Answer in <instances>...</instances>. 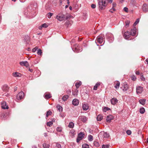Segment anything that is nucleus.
Wrapping results in <instances>:
<instances>
[{"label": "nucleus", "mask_w": 148, "mask_h": 148, "mask_svg": "<svg viewBox=\"0 0 148 148\" xmlns=\"http://www.w3.org/2000/svg\"><path fill=\"white\" fill-rule=\"evenodd\" d=\"M73 51L75 52H79L82 51V48L77 44H74L72 48Z\"/></svg>", "instance_id": "obj_1"}, {"label": "nucleus", "mask_w": 148, "mask_h": 148, "mask_svg": "<svg viewBox=\"0 0 148 148\" xmlns=\"http://www.w3.org/2000/svg\"><path fill=\"white\" fill-rule=\"evenodd\" d=\"M105 38L104 35L101 34L99 35L97 38L96 41L99 44H101L103 42Z\"/></svg>", "instance_id": "obj_2"}, {"label": "nucleus", "mask_w": 148, "mask_h": 148, "mask_svg": "<svg viewBox=\"0 0 148 148\" xmlns=\"http://www.w3.org/2000/svg\"><path fill=\"white\" fill-rule=\"evenodd\" d=\"M99 137L102 138H107L109 137V135L107 132H101L98 135Z\"/></svg>", "instance_id": "obj_3"}, {"label": "nucleus", "mask_w": 148, "mask_h": 148, "mask_svg": "<svg viewBox=\"0 0 148 148\" xmlns=\"http://www.w3.org/2000/svg\"><path fill=\"white\" fill-rule=\"evenodd\" d=\"M56 18L60 21H62L64 20L65 15L61 13H59L56 16Z\"/></svg>", "instance_id": "obj_4"}, {"label": "nucleus", "mask_w": 148, "mask_h": 148, "mask_svg": "<svg viewBox=\"0 0 148 148\" xmlns=\"http://www.w3.org/2000/svg\"><path fill=\"white\" fill-rule=\"evenodd\" d=\"M24 94L23 92L21 91L19 92L16 96L17 99L18 100H21L23 98Z\"/></svg>", "instance_id": "obj_5"}, {"label": "nucleus", "mask_w": 148, "mask_h": 148, "mask_svg": "<svg viewBox=\"0 0 148 148\" xmlns=\"http://www.w3.org/2000/svg\"><path fill=\"white\" fill-rule=\"evenodd\" d=\"M1 108L3 109H8L9 108L8 106L7 105L5 101H3L1 103Z\"/></svg>", "instance_id": "obj_6"}, {"label": "nucleus", "mask_w": 148, "mask_h": 148, "mask_svg": "<svg viewBox=\"0 0 148 148\" xmlns=\"http://www.w3.org/2000/svg\"><path fill=\"white\" fill-rule=\"evenodd\" d=\"M1 88L3 91L8 92L9 89V87L7 84H5L2 86Z\"/></svg>", "instance_id": "obj_7"}, {"label": "nucleus", "mask_w": 148, "mask_h": 148, "mask_svg": "<svg viewBox=\"0 0 148 148\" xmlns=\"http://www.w3.org/2000/svg\"><path fill=\"white\" fill-rule=\"evenodd\" d=\"M19 64L21 66H25L27 67H28L29 66L28 63L27 61L21 62H20Z\"/></svg>", "instance_id": "obj_8"}, {"label": "nucleus", "mask_w": 148, "mask_h": 148, "mask_svg": "<svg viewBox=\"0 0 148 148\" xmlns=\"http://www.w3.org/2000/svg\"><path fill=\"white\" fill-rule=\"evenodd\" d=\"M79 120L82 121L83 122H85L87 120V118L84 116H79Z\"/></svg>", "instance_id": "obj_9"}, {"label": "nucleus", "mask_w": 148, "mask_h": 148, "mask_svg": "<svg viewBox=\"0 0 148 148\" xmlns=\"http://www.w3.org/2000/svg\"><path fill=\"white\" fill-rule=\"evenodd\" d=\"M128 85L125 83L123 84L122 87H121V88L122 89V90L123 91H125L128 90Z\"/></svg>", "instance_id": "obj_10"}, {"label": "nucleus", "mask_w": 148, "mask_h": 148, "mask_svg": "<svg viewBox=\"0 0 148 148\" xmlns=\"http://www.w3.org/2000/svg\"><path fill=\"white\" fill-rule=\"evenodd\" d=\"M142 10L144 12H148V5L145 3L142 6Z\"/></svg>", "instance_id": "obj_11"}, {"label": "nucleus", "mask_w": 148, "mask_h": 148, "mask_svg": "<svg viewBox=\"0 0 148 148\" xmlns=\"http://www.w3.org/2000/svg\"><path fill=\"white\" fill-rule=\"evenodd\" d=\"M136 90L137 93H141L143 91V87L140 86H137Z\"/></svg>", "instance_id": "obj_12"}, {"label": "nucleus", "mask_w": 148, "mask_h": 148, "mask_svg": "<svg viewBox=\"0 0 148 148\" xmlns=\"http://www.w3.org/2000/svg\"><path fill=\"white\" fill-rule=\"evenodd\" d=\"M137 32V29L136 27H134L132 29L130 32V34L132 36H134L135 35Z\"/></svg>", "instance_id": "obj_13"}, {"label": "nucleus", "mask_w": 148, "mask_h": 148, "mask_svg": "<svg viewBox=\"0 0 148 148\" xmlns=\"http://www.w3.org/2000/svg\"><path fill=\"white\" fill-rule=\"evenodd\" d=\"M130 32H126L124 33V37L125 39H127L130 38Z\"/></svg>", "instance_id": "obj_14"}, {"label": "nucleus", "mask_w": 148, "mask_h": 148, "mask_svg": "<svg viewBox=\"0 0 148 148\" xmlns=\"http://www.w3.org/2000/svg\"><path fill=\"white\" fill-rule=\"evenodd\" d=\"M120 83L119 81H115L114 83V85L116 89H118L120 86Z\"/></svg>", "instance_id": "obj_15"}, {"label": "nucleus", "mask_w": 148, "mask_h": 148, "mask_svg": "<svg viewBox=\"0 0 148 148\" xmlns=\"http://www.w3.org/2000/svg\"><path fill=\"white\" fill-rule=\"evenodd\" d=\"M72 102V104L73 105L76 106L78 105L79 101L77 99H75L73 100Z\"/></svg>", "instance_id": "obj_16"}, {"label": "nucleus", "mask_w": 148, "mask_h": 148, "mask_svg": "<svg viewBox=\"0 0 148 148\" xmlns=\"http://www.w3.org/2000/svg\"><path fill=\"white\" fill-rule=\"evenodd\" d=\"M102 5H106V3L111 2V0H102Z\"/></svg>", "instance_id": "obj_17"}, {"label": "nucleus", "mask_w": 148, "mask_h": 148, "mask_svg": "<svg viewBox=\"0 0 148 148\" xmlns=\"http://www.w3.org/2000/svg\"><path fill=\"white\" fill-rule=\"evenodd\" d=\"M12 75L15 77H19L21 76V74L17 72L13 73L12 74Z\"/></svg>", "instance_id": "obj_18"}, {"label": "nucleus", "mask_w": 148, "mask_h": 148, "mask_svg": "<svg viewBox=\"0 0 148 148\" xmlns=\"http://www.w3.org/2000/svg\"><path fill=\"white\" fill-rule=\"evenodd\" d=\"M82 108L85 110H86L88 109L89 106L87 104H84L82 105Z\"/></svg>", "instance_id": "obj_19"}, {"label": "nucleus", "mask_w": 148, "mask_h": 148, "mask_svg": "<svg viewBox=\"0 0 148 148\" xmlns=\"http://www.w3.org/2000/svg\"><path fill=\"white\" fill-rule=\"evenodd\" d=\"M118 100L116 98H113L112 99V104L113 105L115 104L118 102Z\"/></svg>", "instance_id": "obj_20"}, {"label": "nucleus", "mask_w": 148, "mask_h": 148, "mask_svg": "<svg viewBox=\"0 0 148 148\" xmlns=\"http://www.w3.org/2000/svg\"><path fill=\"white\" fill-rule=\"evenodd\" d=\"M100 85V83L99 82H97L95 85L94 86L93 89L94 90H96L97 89V87Z\"/></svg>", "instance_id": "obj_21"}, {"label": "nucleus", "mask_w": 148, "mask_h": 148, "mask_svg": "<svg viewBox=\"0 0 148 148\" xmlns=\"http://www.w3.org/2000/svg\"><path fill=\"white\" fill-rule=\"evenodd\" d=\"M84 133L82 132H80L79 134H78V137L82 139L84 137Z\"/></svg>", "instance_id": "obj_22"}, {"label": "nucleus", "mask_w": 148, "mask_h": 148, "mask_svg": "<svg viewBox=\"0 0 148 148\" xmlns=\"http://www.w3.org/2000/svg\"><path fill=\"white\" fill-rule=\"evenodd\" d=\"M146 100L144 99H140L139 100V103L142 105H144L145 103Z\"/></svg>", "instance_id": "obj_23"}, {"label": "nucleus", "mask_w": 148, "mask_h": 148, "mask_svg": "<svg viewBox=\"0 0 148 148\" xmlns=\"http://www.w3.org/2000/svg\"><path fill=\"white\" fill-rule=\"evenodd\" d=\"M81 84L82 82L81 81L77 82L75 85L77 88H78Z\"/></svg>", "instance_id": "obj_24"}, {"label": "nucleus", "mask_w": 148, "mask_h": 148, "mask_svg": "<svg viewBox=\"0 0 148 148\" xmlns=\"http://www.w3.org/2000/svg\"><path fill=\"white\" fill-rule=\"evenodd\" d=\"M78 90L77 89H76L74 91H73V95L75 96H77V95Z\"/></svg>", "instance_id": "obj_25"}, {"label": "nucleus", "mask_w": 148, "mask_h": 148, "mask_svg": "<svg viewBox=\"0 0 148 148\" xmlns=\"http://www.w3.org/2000/svg\"><path fill=\"white\" fill-rule=\"evenodd\" d=\"M106 121L107 122L110 123L111 122V116L109 115L108 116L106 119Z\"/></svg>", "instance_id": "obj_26"}, {"label": "nucleus", "mask_w": 148, "mask_h": 148, "mask_svg": "<svg viewBox=\"0 0 148 148\" xmlns=\"http://www.w3.org/2000/svg\"><path fill=\"white\" fill-rule=\"evenodd\" d=\"M103 119V116L101 115H99L97 117V120L98 121H100Z\"/></svg>", "instance_id": "obj_27"}, {"label": "nucleus", "mask_w": 148, "mask_h": 148, "mask_svg": "<svg viewBox=\"0 0 148 148\" xmlns=\"http://www.w3.org/2000/svg\"><path fill=\"white\" fill-rule=\"evenodd\" d=\"M59 112H62L63 110L62 108L59 105H58L56 106Z\"/></svg>", "instance_id": "obj_28"}, {"label": "nucleus", "mask_w": 148, "mask_h": 148, "mask_svg": "<svg viewBox=\"0 0 148 148\" xmlns=\"http://www.w3.org/2000/svg\"><path fill=\"white\" fill-rule=\"evenodd\" d=\"M102 1L101 2H99V8L101 10H102L103 9V7L105 6V5H102Z\"/></svg>", "instance_id": "obj_29"}, {"label": "nucleus", "mask_w": 148, "mask_h": 148, "mask_svg": "<svg viewBox=\"0 0 148 148\" xmlns=\"http://www.w3.org/2000/svg\"><path fill=\"white\" fill-rule=\"evenodd\" d=\"M44 97L46 99H48L51 98V96L50 94H46L45 95Z\"/></svg>", "instance_id": "obj_30"}, {"label": "nucleus", "mask_w": 148, "mask_h": 148, "mask_svg": "<svg viewBox=\"0 0 148 148\" xmlns=\"http://www.w3.org/2000/svg\"><path fill=\"white\" fill-rule=\"evenodd\" d=\"M74 123L73 122H71L69 123L68 127L70 128H73L74 127Z\"/></svg>", "instance_id": "obj_31"}, {"label": "nucleus", "mask_w": 148, "mask_h": 148, "mask_svg": "<svg viewBox=\"0 0 148 148\" xmlns=\"http://www.w3.org/2000/svg\"><path fill=\"white\" fill-rule=\"evenodd\" d=\"M88 140L90 141H92L93 140V136L91 135H89L88 136Z\"/></svg>", "instance_id": "obj_32"}, {"label": "nucleus", "mask_w": 148, "mask_h": 148, "mask_svg": "<svg viewBox=\"0 0 148 148\" xmlns=\"http://www.w3.org/2000/svg\"><path fill=\"white\" fill-rule=\"evenodd\" d=\"M145 109L143 108H141L140 109V112L141 114H143L145 112Z\"/></svg>", "instance_id": "obj_33"}, {"label": "nucleus", "mask_w": 148, "mask_h": 148, "mask_svg": "<svg viewBox=\"0 0 148 148\" xmlns=\"http://www.w3.org/2000/svg\"><path fill=\"white\" fill-rule=\"evenodd\" d=\"M69 96L68 95L64 96L62 98V99L63 101H65L68 98Z\"/></svg>", "instance_id": "obj_34"}, {"label": "nucleus", "mask_w": 148, "mask_h": 148, "mask_svg": "<svg viewBox=\"0 0 148 148\" xmlns=\"http://www.w3.org/2000/svg\"><path fill=\"white\" fill-rule=\"evenodd\" d=\"M110 110V108H108L107 107H105L103 108V112H106L107 111Z\"/></svg>", "instance_id": "obj_35"}, {"label": "nucleus", "mask_w": 148, "mask_h": 148, "mask_svg": "<svg viewBox=\"0 0 148 148\" xmlns=\"http://www.w3.org/2000/svg\"><path fill=\"white\" fill-rule=\"evenodd\" d=\"M116 6V4L115 3H113L112 4V10L114 11H115L116 9L115 8V7Z\"/></svg>", "instance_id": "obj_36"}, {"label": "nucleus", "mask_w": 148, "mask_h": 148, "mask_svg": "<svg viewBox=\"0 0 148 148\" xmlns=\"http://www.w3.org/2000/svg\"><path fill=\"white\" fill-rule=\"evenodd\" d=\"M110 146V145L109 144L103 145H102V148H109Z\"/></svg>", "instance_id": "obj_37"}, {"label": "nucleus", "mask_w": 148, "mask_h": 148, "mask_svg": "<svg viewBox=\"0 0 148 148\" xmlns=\"http://www.w3.org/2000/svg\"><path fill=\"white\" fill-rule=\"evenodd\" d=\"M139 18H138L136 19V21L134 22V23L133 24V26H135L136 25L139 23Z\"/></svg>", "instance_id": "obj_38"}, {"label": "nucleus", "mask_w": 148, "mask_h": 148, "mask_svg": "<svg viewBox=\"0 0 148 148\" xmlns=\"http://www.w3.org/2000/svg\"><path fill=\"white\" fill-rule=\"evenodd\" d=\"M82 147L83 148H89V146L87 144H85L82 145Z\"/></svg>", "instance_id": "obj_39"}, {"label": "nucleus", "mask_w": 148, "mask_h": 148, "mask_svg": "<svg viewBox=\"0 0 148 148\" xmlns=\"http://www.w3.org/2000/svg\"><path fill=\"white\" fill-rule=\"evenodd\" d=\"M49 145L48 144H47L46 143H44L43 145V148H49Z\"/></svg>", "instance_id": "obj_40"}, {"label": "nucleus", "mask_w": 148, "mask_h": 148, "mask_svg": "<svg viewBox=\"0 0 148 148\" xmlns=\"http://www.w3.org/2000/svg\"><path fill=\"white\" fill-rule=\"evenodd\" d=\"M53 14L51 12H49L47 14V16L49 18H51V16L53 15Z\"/></svg>", "instance_id": "obj_41"}, {"label": "nucleus", "mask_w": 148, "mask_h": 148, "mask_svg": "<svg viewBox=\"0 0 148 148\" xmlns=\"http://www.w3.org/2000/svg\"><path fill=\"white\" fill-rule=\"evenodd\" d=\"M94 144L95 146L96 147H99V142L97 141H94Z\"/></svg>", "instance_id": "obj_42"}, {"label": "nucleus", "mask_w": 148, "mask_h": 148, "mask_svg": "<svg viewBox=\"0 0 148 148\" xmlns=\"http://www.w3.org/2000/svg\"><path fill=\"white\" fill-rule=\"evenodd\" d=\"M51 111L49 110L47 112L46 114V117H47L48 116L50 115L51 114Z\"/></svg>", "instance_id": "obj_43"}, {"label": "nucleus", "mask_w": 148, "mask_h": 148, "mask_svg": "<svg viewBox=\"0 0 148 148\" xmlns=\"http://www.w3.org/2000/svg\"><path fill=\"white\" fill-rule=\"evenodd\" d=\"M53 123L52 121H49L47 123V126L50 127L53 124Z\"/></svg>", "instance_id": "obj_44"}, {"label": "nucleus", "mask_w": 148, "mask_h": 148, "mask_svg": "<svg viewBox=\"0 0 148 148\" xmlns=\"http://www.w3.org/2000/svg\"><path fill=\"white\" fill-rule=\"evenodd\" d=\"M130 23V22L129 21L127 20V21H126L125 22V26L126 27H127L129 26Z\"/></svg>", "instance_id": "obj_45"}, {"label": "nucleus", "mask_w": 148, "mask_h": 148, "mask_svg": "<svg viewBox=\"0 0 148 148\" xmlns=\"http://www.w3.org/2000/svg\"><path fill=\"white\" fill-rule=\"evenodd\" d=\"M37 54L39 55H41L42 54V51L40 49H38L37 52Z\"/></svg>", "instance_id": "obj_46"}, {"label": "nucleus", "mask_w": 148, "mask_h": 148, "mask_svg": "<svg viewBox=\"0 0 148 148\" xmlns=\"http://www.w3.org/2000/svg\"><path fill=\"white\" fill-rule=\"evenodd\" d=\"M56 147L57 148H61V145L59 143H57L56 144Z\"/></svg>", "instance_id": "obj_47"}, {"label": "nucleus", "mask_w": 148, "mask_h": 148, "mask_svg": "<svg viewBox=\"0 0 148 148\" xmlns=\"http://www.w3.org/2000/svg\"><path fill=\"white\" fill-rule=\"evenodd\" d=\"M56 130L58 132H60L62 131V128L60 127H58L56 128Z\"/></svg>", "instance_id": "obj_48"}, {"label": "nucleus", "mask_w": 148, "mask_h": 148, "mask_svg": "<svg viewBox=\"0 0 148 148\" xmlns=\"http://www.w3.org/2000/svg\"><path fill=\"white\" fill-rule=\"evenodd\" d=\"M42 27L45 28L48 27V25L46 23H45L42 25Z\"/></svg>", "instance_id": "obj_49"}, {"label": "nucleus", "mask_w": 148, "mask_h": 148, "mask_svg": "<svg viewBox=\"0 0 148 148\" xmlns=\"http://www.w3.org/2000/svg\"><path fill=\"white\" fill-rule=\"evenodd\" d=\"M126 133L128 135H130L132 133V132H131V130H128L126 131Z\"/></svg>", "instance_id": "obj_50"}, {"label": "nucleus", "mask_w": 148, "mask_h": 148, "mask_svg": "<svg viewBox=\"0 0 148 148\" xmlns=\"http://www.w3.org/2000/svg\"><path fill=\"white\" fill-rule=\"evenodd\" d=\"M123 10L126 12H128V8L126 7H125L124 8Z\"/></svg>", "instance_id": "obj_51"}, {"label": "nucleus", "mask_w": 148, "mask_h": 148, "mask_svg": "<svg viewBox=\"0 0 148 148\" xmlns=\"http://www.w3.org/2000/svg\"><path fill=\"white\" fill-rule=\"evenodd\" d=\"M38 48L36 47H35V48H34L32 50V52H35L36 50H37V49Z\"/></svg>", "instance_id": "obj_52"}, {"label": "nucleus", "mask_w": 148, "mask_h": 148, "mask_svg": "<svg viewBox=\"0 0 148 148\" xmlns=\"http://www.w3.org/2000/svg\"><path fill=\"white\" fill-rule=\"evenodd\" d=\"M140 79L143 81H144L145 80V78L144 77L143 75L141 76Z\"/></svg>", "instance_id": "obj_53"}, {"label": "nucleus", "mask_w": 148, "mask_h": 148, "mask_svg": "<svg viewBox=\"0 0 148 148\" xmlns=\"http://www.w3.org/2000/svg\"><path fill=\"white\" fill-rule=\"evenodd\" d=\"M7 115L6 114H3V115L2 118H3L4 119H6L7 118Z\"/></svg>", "instance_id": "obj_54"}, {"label": "nucleus", "mask_w": 148, "mask_h": 148, "mask_svg": "<svg viewBox=\"0 0 148 148\" xmlns=\"http://www.w3.org/2000/svg\"><path fill=\"white\" fill-rule=\"evenodd\" d=\"M82 139H81V138H79L78 137H77V143H78L79 142L80 140H81Z\"/></svg>", "instance_id": "obj_55"}, {"label": "nucleus", "mask_w": 148, "mask_h": 148, "mask_svg": "<svg viewBox=\"0 0 148 148\" xmlns=\"http://www.w3.org/2000/svg\"><path fill=\"white\" fill-rule=\"evenodd\" d=\"M91 7L92 8H96V5L94 4H92L91 5Z\"/></svg>", "instance_id": "obj_56"}, {"label": "nucleus", "mask_w": 148, "mask_h": 148, "mask_svg": "<svg viewBox=\"0 0 148 148\" xmlns=\"http://www.w3.org/2000/svg\"><path fill=\"white\" fill-rule=\"evenodd\" d=\"M71 90H67L66 92H67L68 94H70L71 92Z\"/></svg>", "instance_id": "obj_57"}, {"label": "nucleus", "mask_w": 148, "mask_h": 148, "mask_svg": "<svg viewBox=\"0 0 148 148\" xmlns=\"http://www.w3.org/2000/svg\"><path fill=\"white\" fill-rule=\"evenodd\" d=\"M43 27H42V25L39 26L38 29L40 30H41Z\"/></svg>", "instance_id": "obj_58"}, {"label": "nucleus", "mask_w": 148, "mask_h": 148, "mask_svg": "<svg viewBox=\"0 0 148 148\" xmlns=\"http://www.w3.org/2000/svg\"><path fill=\"white\" fill-rule=\"evenodd\" d=\"M136 75H139L140 74L139 72L138 71H136Z\"/></svg>", "instance_id": "obj_59"}, {"label": "nucleus", "mask_w": 148, "mask_h": 148, "mask_svg": "<svg viewBox=\"0 0 148 148\" xmlns=\"http://www.w3.org/2000/svg\"><path fill=\"white\" fill-rule=\"evenodd\" d=\"M25 38H26L27 40H28L29 39V37L28 36H25Z\"/></svg>", "instance_id": "obj_60"}, {"label": "nucleus", "mask_w": 148, "mask_h": 148, "mask_svg": "<svg viewBox=\"0 0 148 148\" xmlns=\"http://www.w3.org/2000/svg\"><path fill=\"white\" fill-rule=\"evenodd\" d=\"M26 49L28 51H31V49L29 47L27 48Z\"/></svg>", "instance_id": "obj_61"}, {"label": "nucleus", "mask_w": 148, "mask_h": 148, "mask_svg": "<svg viewBox=\"0 0 148 148\" xmlns=\"http://www.w3.org/2000/svg\"><path fill=\"white\" fill-rule=\"evenodd\" d=\"M29 71L31 72H32L33 70L32 69H29Z\"/></svg>", "instance_id": "obj_62"}, {"label": "nucleus", "mask_w": 148, "mask_h": 148, "mask_svg": "<svg viewBox=\"0 0 148 148\" xmlns=\"http://www.w3.org/2000/svg\"><path fill=\"white\" fill-rule=\"evenodd\" d=\"M32 148H37L36 146V145H34L32 146Z\"/></svg>", "instance_id": "obj_63"}, {"label": "nucleus", "mask_w": 148, "mask_h": 148, "mask_svg": "<svg viewBox=\"0 0 148 148\" xmlns=\"http://www.w3.org/2000/svg\"><path fill=\"white\" fill-rule=\"evenodd\" d=\"M20 1L22 3H23L25 2L26 0H20Z\"/></svg>", "instance_id": "obj_64"}]
</instances>
